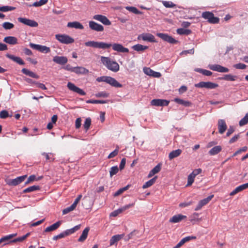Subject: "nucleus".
Masks as SVG:
<instances>
[{
  "label": "nucleus",
  "mask_w": 248,
  "mask_h": 248,
  "mask_svg": "<svg viewBox=\"0 0 248 248\" xmlns=\"http://www.w3.org/2000/svg\"><path fill=\"white\" fill-rule=\"evenodd\" d=\"M222 150V147L220 145L216 146L212 148L209 152L211 155H215L218 154Z\"/></svg>",
  "instance_id": "obj_29"
},
{
  "label": "nucleus",
  "mask_w": 248,
  "mask_h": 248,
  "mask_svg": "<svg viewBox=\"0 0 248 248\" xmlns=\"http://www.w3.org/2000/svg\"><path fill=\"white\" fill-rule=\"evenodd\" d=\"M129 12L133 13L135 14L139 15L141 14V13L139 11L136 7L132 6H127L125 8Z\"/></svg>",
  "instance_id": "obj_42"
},
{
  "label": "nucleus",
  "mask_w": 248,
  "mask_h": 248,
  "mask_svg": "<svg viewBox=\"0 0 248 248\" xmlns=\"http://www.w3.org/2000/svg\"><path fill=\"white\" fill-rule=\"evenodd\" d=\"M162 4L166 8H175L176 6L175 4L170 1H163Z\"/></svg>",
  "instance_id": "obj_41"
},
{
  "label": "nucleus",
  "mask_w": 248,
  "mask_h": 248,
  "mask_svg": "<svg viewBox=\"0 0 248 248\" xmlns=\"http://www.w3.org/2000/svg\"><path fill=\"white\" fill-rule=\"evenodd\" d=\"M199 216V214L197 213H193L190 217V218L189 219L190 221L191 222H193L195 221H198V219L197 218V217Z\"/></svg>",
  "instance_id": "obj_60"
},
{
  "label": "nucleus",
  "mask_w": 248,
  "mask_h": 248,
  "mask_svg": "<svg viewBox=\"0 0 248 248\" xmlns=\"http://www.w3.org/2000/svg\"><path fill=\"white\" fill-rule=\"evenodd\" d=\"M66 236V235L65 234L64 232H61V233L59 234L58 235H55L53 237V240H57L59 239H61L62 238Z\"/></svg>",
  "instance_id": "obj_62"
},
{
  "label": "nucleus",
  "mask_w": 248,
  "mask_h": 248,
  "mask_svg": "<svg viewBox=\"0 0 248 248\" xmlns=\"http://www.w3.org/2000/svg\"><path fill=\"white\" fill-rule=\"evenodd\" d=\"M191 31L189 29L179 28L177 30V33L180 35H188L191 34Z\"/></svg>",
  "instance_id": "obj_35"
},
{
  "label": "nucleus",
  "mask_w": 248,
  "mask_h": 248,
  "mask_svg": "<svg viewBox=\"0 0 248 248\" xmlns=\"http://www.w3.org/2000/svg\"><path fill=\"white\" fill-rule=\"evenodd\" d=\"M2 27L5 30H10L14 27V25L12 23L5 22L2 24Z\"/></svg>",
  "instance_id": "obj_44"
},
{
  "label": "nucleus",
  "mask_w": 248,
  "mask_h": 248,
  "mask_svg": "<svg viewBox=\"0 0 248 248\" xmlns=\"http://www.w3.org/2000/svg\"><path fill=\"white\" fill-rule=\"evenodd\" d=\"M119 152V148H116L114 151L112 152L111 153L109 154V155L108 156V158H111L115 156H116Z\"/></svg>",
  "instance_id": "obj_61"
},
{
  "label": "nucleus",
  "mask_w": 248,
  "mask_h": 248,
  "mask_svg": "<svg viewBox=\"0 0 248 248\" xmlns=\"http://www.w3.org/2000/svg\"><path fill=\"white\" fill-rule=\"evenodd\" d=\"M47 1L48 0H40L39 1L34 2L32 4L29 5L28 6L40 7L46 4Z\"/></svg>",
  "instance_id": "obj_37"
},
{
  "label": "nucleus",
  "mask_w": 248,
  "mask_h": 248,
  "mask_svg": "<svg viewBox=\"0 0 248 248\" xmlns=\"http://www.w3.org/2000/svg\"><path fill=\"white\" fill-rule=\"evenodd\" d=\"M3 41L10 45H16L17 44V38L14 36L5 37L3 39Z\"/></svg>",
  "instance_id": "obj_23"
},
{
  "label": "nucleus",
  "mask_w": 248,
  "mask_h": 248,
  "mask_svg": "<svg viewBox=\"0 0 248 248\" xmlns=\"http://www.w3.org/2000/svg\"><path fill=\"white\" fill-rule=\"evenodd\" d=\"M138 39H142L145 41H148L149 42H156L155 36L149 33H143L138 36Z\"/></svg>",
  "instance_id": "obj_11"
},
{
  "label": "nucleus",
  "mask_w": 248,
  "mask_h": 248,
  "mask_svg": "<svg viewBox=\"0 0 248 248\" xmlns=\"http://www.w3.org/2000/svg\"><path fill=\"white\" fill-rule=\"evenodd\" d=\"M93 18L94 20L100 21L105 25L108 26L111 25V22L105 16L101 15H96L93 16Z\"/></svg>",
  "instance_id": "obj_10"
},
{
  "label": "nucleus",
  "mask_w": 248,
  "mask_h": 248,
  "mask_svg": "<svg viewBox=\"0 0 248 248\" xmlns=\"http://www.w3.org/2000/svg\"><path fill=\"white\" fill-rule=\"evenodd\" d=\"M87 103L92 104H105L107 101L105 100H89L86 101Z\"/></svg>",
  "instance_id": "obj_54"
},
{
  "label": "nucleus",
  "mask_w": 248,
  "mask_h": 248,
  "mask_svg": "<svg viewBox=\"0 0 248 248\" xmlns=\"http://www.w3.org/2000/svg\"><path fill=\"white\" fill-rule=\"evenodd\" d=\"M16 235L17 233H15L2 237L1 239L2 243H3V245L4 246L7 244L13 243L12 240H13V238H15Z\"/></svg>",
  "instance_id": "obj_16"
},
{
  "label": "nucleus",
  "mask_w": 248,
  "mask_h": 248,
  "mask_svg": "<svg viewBox=\"0 0 248 248\" xmlns=\"http://www.w3.org/2000/svg\"><path fill=\"white\" fill-rule=\"evenodd\" d=\"M40 189V186H30L23 190V193H28Z\"/></svg>",
  "instance_id": "obj_39"
},
{
  "label": "nucleus",
  "mask_w": 248,
  "mask_h": 248,
  "mask_svg": "<svg viewBox=\"0 0 248 248\" xmlns=\"http://www.w3.org/2000/svg\"><path fill=\"white\" fill-rule=\"evenodd\" d=\"M30 235V232H28L23 236L18 237L16 238H14L13 240H12V243H16L17 242H22L24 241Z\"/></svg>",
  "instance_id": "obj_34"
},
{
  "label": "nucleus",
  "mask_w": 248,
  "mask_h": 248,
  "mask_svg": "<svg viewBox=\"0 0 248 248\" xmlns=\"http://www.w3.org/2000/svg\"><path fill=\"white\" fill-rule=\"evenodd\" d=\"M243 189H242V187L239 186L237 187H236L233 191H232L230 194V196H234V195L236 194L237 193L243 191Z\"/></svg>",
  "instance_id": "obj_51"
},
{
  "label": "nucleus",
  "mask_w": 248,
  "mask_h": 248,
  "mask_svg": "<svg viewBox=\"0 0 248 248\" xmlns=\"http://www.w3.org/2000/svg\"><path fill=\"white\" fill-rule=\"evenodd\" d=\"M233 67L237 69H246L247 66L246 64L244 63H239L234 64Z\"/></svg>",
  "instance_id": "obj_57"
},
{
  "label": "nucleus",
  "mask_w": 248,
  "mask_h": 248,
  "mask_svg": "<svg viewBox=\"0 0 248 248\" xmlns=\"http://www.w3.org/2000/svg\"><path fill=\"white\" fill-rule=\"evenodd\" d=\"M174 101L176 103L181 104L185 107H190L192 105V103L188 101H186L179 98H175L174 99Z\"/></svg>",
  "instance_id": "obj_24"
},
{
  "label": "nucleus",
  "mask_w": 248,
  "mask_h": 248,
  "mask_svg": "<svg viewBox=\"0 0 248 248\" xmlns=\"http://www.w3.org/2000/svg\"><path fill=\"white\" fill-rule=\"evenodd\" d=\"M22 72L25 75L29 76L30 77L36 79L39 78V76L37 75L26 68H23L22 69Z\"/></svg>",
  "instance_id": "obj_25"
},
{
  "label": "nucleus",
  "mask_w": 248,
  "mask_h": 248,
  "mask_svg": "<svg viewBox=\"0 0 248 248\" xmlns=\"http://www.w3.org/2000/svg\"><path fill=\"white\" fill-rule=\"evenodd\" d=\"M132 48L137 51H143L147 49L148 47L147 46H143L141 44H137L132 46Z\"/></svg>",
  "instance_id": "obj_33"
},
{
  "label": "nucleus",
  "mask_w": 248,
  "mask_h": 248,
  "mask_svg": "<svg viewBox=\"0 0 248 248\" xmlns=\"http://www.w3.org/2000/svg\"><path fill=\"white\" fill-rule=\"evenodd\" d=\"M18 21L20 23L31 27H36L38 25V23L35 21L26 18L19 17L18 18Z\"/></svg>",
  "instance_id": "obj_9"
},
{
  "label": "nucleus",
  "mask_w": 248,
  "mask_h": 248,
  "mask_svg": "<svg viewBox=\"0 0 248 248\" xmlns=\"http://www.w3.org/2000/svg\"><path fill=\"white\" fill-rule=\"evenodd\" d=\"M186 216L182 215L181 214L176 215L175 216H173L170 219L169 221L171 223H177L179 222L183 219L186 218Z\"/></svg>",
  "instance_id": "obj_20"
},
{
  "label": "nucleus",
  "mask_w": 248,
  "mask_h": 248,
  "mask_svg": "<svg viewBox=\"0 0 248 248\" xmlns=\"http://www.w3.org/2000/svg\"><path fill=\"white\" fill-rule=\"evenodd\" d=\"M119 171V169L117 166L112 167L110 168L109 173H110V176L111 177L114 175L117 174Z\"/></svg>",
  "instance_id": "obj_45"
},
{
  "label": "nucleus",
  "mask_w": 248,
  "mask_h": 248,
  "mask_svg": "<svg viewBox=\"0 0 248 248\" xmlns=\"http://www.w3.org/2000/svg\"><path fill=\"white\" fill-rule=\"evenodd\" d=\"M15 9V7L8 6H4L0 7V11L5 12L7 11H12Z\"/></svg>",
  "instance_id": "obj_48"
},
{
  "label": "nucleus",
  "mask_w": 248,
  "mask_h": 248,
  "mask_svg": "<svg viewBox=\"0 0 248 248\" xmlns=\"http://www.w3.org/2000/svg\"><path fill=\"white\" fill-rule=\"evenodd\" d=\"M248 123V112L246 114L245 117L242 118L239 123V125L242 126Z\"/></svg>",
  "instance_id": "obj_43"
},
{
  "label": "nucleus",
  "mask_w": 248,
  "mask_h": 248,
  "mask_svg": "<svg viewBox=\"0 0 248 248\" xmlns=\"http://www.w3.org/2000/svg\"><path fill=\"white\" fill-rule=\"evenodd\" d=\"M217 126L218 132L221 134L224 133L227 128V126L226 124V122L225 120L223 119H220L218 121Z\"/></svg>",
  "instance_id": "obj_17"
},
{
  "label": "nucleus",
  "mask_w": 248,
  "mask_h": 248,
  "mask_svg": "<svg viewBox=\"0 0 248 248\" xmlns=\"http://www.w3.org/2000/svg\"><path fill=\"white\" fill-rule=\"evenodd\" d=\"M143 71L145 74L155 78H159L161 74L159 72L153 71L150 68H144Z\"/></svg>",
  "instance_id": "obj_19"
},
{
  "label": "nucleus",
  "mask_w": 248,
  "mask_h": 248,
  "mask_svg": "<svg viewBox=\"0 0 248 248\" xmlns=\"http://www.w3.org/2000/svg\"><path fill=\"white\" fill-rule=\"evenodd\" d=\"M35 180H36V176L35 175H31L29 177L27 181L25 182V184H28Z\"/></svg>",
  "instance_id": "obj_63"
},
{
  "label": "nucleus",
  "mask_w": 248,
  "mask_h": 248,
  "mask_svg": "<svg viewBox=\"0 0 248 248\" xmlns=\"http://www.w3.org/2000/svg\"><path fill=\"white\" fill-rule=\"evenodd\" d=\"M96 80L98 82H105L109 84L111 86L116 88H121L123 85L118 82L114 78L111 77L102 76L98 77Z\"/></svg>",
  "instance_id": "obj_3"
},
{
  "label": "nucleus",
  "mask_w": 248,
  "mask_h": 248,
  "mask_svg": "<svg viewBox=\"0 0 248 248\" xmlns=\"http://www.w3.org/2000/svg\"><path fill=\"white\" fill-rule=\"evenodd\" d=\"M202 17L211 24H217L219 21V19L217 17H215L212 12L206 11L204 12L202 14Z\"/></svg>",
  "instance_id": "obj_4"
},
{
  "label": "nucleus",
  "mask_w": 248,
  "mask_h": 248,
  "mask_svg": "<svg viewBox=\"0 0 248 248\" xmlns=\"http://www.w3.org/2000/svg\"><path fill=\"white\" fill-rule=\"evenodd\" d=\"M135 205V202L130 203L129 204L126 205L124 206L123 207L119 208L121 211V212H123L124 211H125L126 210L133 207Z\"/></svg>",
  "instance_id": "obj_56"
},
{
  "label": "nucleus",
  "mask_w": 248,
  "mask_h": 248,
  "mask_svg": "<svg viewBox=\"0 0 248 248\" xmlns=\"http://www.w3.org/2000/svg\"><path fill=\"white\" fill-rule=\"evenodd\" d=\"M53 61L57 64L64 65L67 62L68 60L66 57L56 56L53 57Z\"/></svg>",
  "instance_id": "obj_18"
},
{
  "label": "nucleus",
  "mask_w": 248,
  "mask_h": 248,
  "mask_svg": "<svg viewBox=\"0 0 248 248\" xmlns=\"http://www.w3.org/2000/svg\"><path fill=\"white\" fill-rule=\"evenodd\" d=\"M30 46L33 49L37 50L42 53H47L50 52V48L46 46L34 44L31 43Z\"/></svg>",
  "instance_id": "obj_7"
},
{
  "label": "nucleus",
  "mask_w": 248,
  "mask_h": 248,
  "mask_svg": "<svg viewBox=\"0 0 248 248\" xmlns=\"http://www.w3.org/2000/svg\"><path fill=\"white\" fill-rule=\"evenodd\" d=\"M27 177V175H23L21 176L17 177L14 179H10L7 182V184L9 186H16L24 181L25 178Z\"/></svg>",
  "instance_id": "obj_13"
},
{
  "label": "nucleus",
  "mask_w": 248,
  "mask_h": 248,
  "mask_svg": "<svg viewBox=\"0 0 248 248\" xmlns=\"http://www.w3.org/2000/svg\"><path fill=\"white\" fill-rule=\"evenodd\" d=\"M90 228L86 227L83 231L81 236L78 238V241L83 242L87 237Z\"/></svg>",
  "instance_id": "obj_31"
},
{
  "label": "nucleus",
  "mask_w": 248,
  "mask_h": 248,
  "mask_svg": "<svg viewBox=\"0 0 248 248\" xmlns=\"http://www.w3.org/2000/svg\"><path fill=\"white\" fill-rule=\"evenodd\" d=\"M169 101L164 99H153L151 102V104L154 106H167Z\"/></svg>",
  "instance_id": "obj_15"
},
{
  "label": "nucleus",
  "mask_w": 248,
  "mask_h": 248,
  "mask_svg": "<svg viewBox=\"0 0 248 248\" xmlns=\"http://www.w3.org/2000/svg\"><path fill=\"white\" fill-rule=\"evenodd\" d=\"M196 71L202 74L203 75L206 76H210L212 75V72L210 71L205 70V69H202L200 68H198L196 70Z\"/></svg>",
  "instance_id": "obj_40"
},
{
  "label": "nucleus",
  "mask_w": 248,
  "mask_h": 248,
  "mask_svg": "<svg viewBox=\"0 0 248 248\" xmlns=\"http://www.w3.org/2000/svg\"><path fill=\"white\" fill-rule=\"evenodd\" d=\"M129 187H130V185H128L126 186L119 189L116 192H115L114 193L113 196L114 197L118 196L119 195L122 194L125 191L127 190L129 188Z\"/></svg>",
  "instance_id": "obj_38"
},
{
  "label": "nucleus",
  "mask_w": 248,
  "mask_h": 248,
  "mask_svg": "<svg viewBox=\"0 0 248 248\" xmlns=\"http://www.w3.org/2000/svg\"><path fill=\"white\" fill-rule=\"evenodd\" d=\"M8 117H12V115L9 116L8 111L6 110H3L0 112V118L5 119Z\"/></svg>",
  "instance_id": "obj_53"
},
{
  "label": "nucleus",
  "mask_w": 248,
  "mask_h": 248,
  "mask_svg": "<svg viewBox=\"0 0 248 248\" xmlns=\"http://www.w3.org/2000/svg\"><path fill=\"white\" fill-rule=\"evenodd\" d=\"M91 119L90 118H88L86 119L84 124V127L86 130H88L91 125Z\"/></svg>",
  "instance_id": "obj_55"
},
{
  "label": "nucleus",
  "mask_w": 248,
  "mask_h": 248,
  "mask_svg": "<svg viewBox=\"0 0 248 248\" xmlns=\"http://www.w3.org/2000/svg\"><path fill=\"white\" fill-rule=\"evenodd\" d=\"M157 177L156 176H155L154 178H153L152 179L150 180L149 181L146 182L143 185L142 188L143 189H145V188H147L148 187L151 186L152 185H153L155 183V182L157 179Z\"/></svg>",
  "instance_id": "obj_32"
},
{
  "label": "nucleus",
  "mask_w": 248,
  "mask_h": 248,
  "mask_svg": "<svg viewBox=\"0 0 248 248\" xmlns=\"http://www.w3.org/2000/svg\"><path fill=\"white\" fill-rule=\"evenodd\" d=\"M89 71L88 69L83 67H78V74L87 75Z\"/></svg>",
  "instance_id": "obj_49"
},
{
  "label": "nucleus",
  "mask_w": 248,
  "mask_h": 248,
  "mask_svg": "<svg viewBox=\"0 0 248 248\" xmlns=\"http://www.w3.org/2000/svg\"><path fill=\"white\" fill-rule=\"evenodd\" d=\"M182 152V151L181 149H177L172 151L169 155V159L171 160L175 157L179 156L181 154Z\"/></svg>",
  "instance_id": "obj_26"
},
{
  "label": "nucleus",
  "mask_w": 248,
  "mask_h": 248,
  "mask_svg": "<svg viewBox=\"0 0 248 248\" xmlns=\"http://www.w3.org/2000/svg\"><path fill=\"white\" fill-rule=\"evenodd\" d=\"M55 38L61 43L65 44H71L74 41L73 38L66 34H56Z\"/></svg>",
  "instance_id": "obj_5"
},
{
  "label": "nucleus",
  "mask_w": 248,
  "mask_h": 248,
  "mask_svg": "<svg viewBox=\"0 0 248 248\" xmlns=\"http://www.w3.org/2000/svg\"><path fill=\"white\" fill-rule=\"evenodd\" d=\"M195 177L192 175L191 173L188 176L187 178V184L186 186H191L194 181Z\"/></svg>",
  "instance_id": "obj_52"
},
{
  "label": "nucleus",
  "mask_w": 248,
  "mask_h": 248,
  "mask_svg": "<svg viewBox=\"0 0 248 248\" xmlns=\"http://www.w3.org/2000/svg\"><path fill=\"white\" fill-rule=\"evenodd\" d=\"M237 78L236 76L232 75L231 74L225 75L223 77L220 78L221 79H223L227 81H235Z\"/></svg>",
  "instance_id": "obj_36"
},
{
  "label": "nucleus",
  "mask_w": 248,
  "mask_h": 248,
  "mask_svg": "<svg viewBox=\"0 0 248 248\" xmlns=\"http://www.w3.org/2000/svg\"><path fill=\"white\" fill-rule=\"evenodd\" d=\"M218 86L217 84L211 82H203L202 81L198 84H195V87L198 88H204L206 89H215Z\"/></svg>",
  "instance_id": "obj_6"
},
{
  "label": "nucleus",
  "mask_w": 248,
  "mask_h": 248,
  "mask_svg": "<svg viewBox=\"0 0 248 248\" xmlns=\"http://www.w3.org/2000/svg\"><path fill=\"white\" fill-rule=\"evenodd\" d=\"M78 230V226H76L73 228L68 229L64 231L65 234L66 236L69 235L70 234H71L76 232Z\"/></svg>",
  "instance_id": "obj_46"
},
{
  "label": "nucleus",
  "mask_w": 248,
  "mask_h": 248,
  "mask_svg": "<svg viewBox=\"0 0 248 248\" xmlns=\"http://www.w3.org/2000/svg\"><path fill=\"white\" fill-rule=\"evenodd\" d=\"M214 197L213 195H211L206 198H205L203 200H201L200 202L202 203V204L204 206L207 204Z\"/></svg>",
  "instance_id": "obj_47"
},
{
  "label": "nucleus",
  "mask_w": 248,
  "mask_h": 248,
  "mask_svg": "<svg viewBox=\"0 0 248 248\" xmlns=\"http://www.w3.org/2000/svg\"><path fill=\"white\" fill-rule=\"evenodd\" d=\"M124 234H117L113 236L110 240V245H112L124 237Z\"/></svg>",
  "instance_id": "obj_30"
},
{
  "label": "nucleus",
  "mask_w": 248,
  "mask_h": 248,
  "mask_svg": "<svg viewBox=\"0 0 248 248\" xmlns=\"http://www.w3.org/2000/svg\"><path fill=\"white\" fill-rule=\"evenodd\" d=\"M101 61L103 64L109 70L116 72L119 70V64L115 61H112L109 57L102 56Z\"/></svg>",
  "instance_id": "obj_2"
},
{
  "label": "nucleus",
  "mask_w": 248,
  "mask_h": 248,
  "mask_svg": "<svg viewBox=\"0 0 248 248\" xmlns=\"http://www.w3.org/2000/svg\"><path fill=\"white\" fill-rule=\"evenodd\" d=\"M61 224V222L59 221L55 223L54 224H52V225L47 227L45 230V232H51L53 231H54L58 229L59 226H60Z\"/></svg>",
  "instance_id": "obj_28"
},
{
  "label": "nucleus",
  "mask_w": 248,
  "mask_h": 248,
  "mask_svg": "<svg viewBox=\"0 0 248 248\" xmlns=\"http://www.w3.org/2000/svg\"><path fill=\"white\" fill-rule=\"evenodd\" d=\"M85 46H87L93 47L96 48L108 49L112 46L114 51L122 53H128L129 49L124 47L122 45L118 43H114L113 44H108L103 42H96L90 41L85 43Z\"/></svg>",
  "instance_id": "obj_1"
},
{
  "label": "nucleus",
  "mask_w": 248,
  "mask_h": 248,
  "mask_svg": "<svg viewBox=\"0 0 248 248\" xmlns=\"http://www.w3.org/2000/svg\"><path fill=\"white\" fill-rule=\"evenodd\" d=\"M240 138V134L235 135L229 140V143L232 144Z\"/></svg>",
  "instance_id": "obj_64"
},
{
  "label": "nucleus",
  "mask_w": 248,
  "mask_h": 248,
  "mask_svg": "<svg viewBox=\"0 0 248 248\" xmlns=\"http://www.w3.org/2000/svg\"><path fill=\"white\" fill-rule=\"evenodd\" d=\"M67 87L70 90L78 93V87L75 86L73 83L69 82L67 84Z\"/></svg>",
  "instance_id": "obj_59"
},
{
  "label": "nucleus",
  "mask_w": 248,
  "mask_h": 248,
  "mask_svg": "<svg viewBox=\"0 0 248 248\" xmlns=\"http://www.w3.org/2000/svg\"><path fill=\"white\" fill-rule=\"evenodd\" d=\"M209 68L214 71H217L220 73L228 72L229 70L228 68L223 67L219 64H211L208 66Z\"/></svg>",
  "instance_id": "obj_12"
},
{
  "label": "nucleus",
  "mask_w": 248,
  "mask_h": 248,
  "mask_svg": "<svg viewBox=\"0 0 248 248\" xmlns=\"http://www.w3.org/2000/svg\"><path fill=\"white\" fill-rule=\"evenodd\" d=\"M161 170V165L160 164L157 165L149 173L148 175V178L152 177L153 175L157 173Z\"/></svg>",
  "instance_id": "obj_27"
},
{
  "label": "nucleus",
  "mask_w": 248,
  "mask_h": 248,
  "mask_svg": "<svg viewBox=\"0 0 248 248\" xmlns=\"http://www.w3.org/2000/svg\"><path fill=\"white\" fill-rule=\"evenodd\" d=\"M243 189H242V187L239 186L237 187H236L233 191H232L230 194V196H234V195L236 194L237 193L243 191Z\"/></svg>",
  "instance_id": "obj_50"
},
{
  "label": "nucleus",
  "mask_w": 248,
  "mask_h": 248,
  "mask_svg": "<svg viewBox=\"0 0 248 248\" xmlns=\"http://www.w3.org/2000/svg\"><path fill=\"white\" fill-rule=\"evenodd\" d=\"M78 204V198L75 200L74 203L69 207H68L62 210V214L65 215L74 210Z\"/></svg>",
  "instance_id": "obj_21"
},
{
  "label": "nucleus",
  "mask_w": 248,
  "mask_h": 248,
  "mask_svg": "<svg viewBox=\"0 0 248 248\" xmlns=\"http://www.w3.org/2000/svg\"><path fill=\"white\" fill-rule=\"evenodd\" d=\"M194 53V49L192 48L187 50H184L180 53L181 55H186L188 54H193Z\"/></svg>",
  "instance_id": "obj_58"
},
{
  "label": "nucleus",
  "mask_w": 248,
  "mask_h": 248,
  "mask_svg": "<svg viewBox=\"0 0 248 248\" xmlns=\"http://www.w3.org/2000/svg\"><path fill=\"white\" fill-rule=\"evenodd\" d=\"M6 57L10 59L13 60L14 62H16L17 63L20 64V65H24L25 62H24L19 57L15 56L14 55L7 54L6 55Z\"/></svg>",
  "instance_id": "obj_22"
},
{
  "label": "nucleus",
  "mask_w": 248,
  "mask_h": 248,
  "mask_svg": "<svg viewBox=\"0 0 248 248\" xmlns=\"http://www.w3.org/2000/svg\"><path fill=\"white\" fill-rule=\"evenodd\" d=\"M157 36L159 38H161L163 40L166 41L168 43L172 44H175L178 43V41L175 40L174 38H172L171 36L169 35L166 33H157Z\"/></svg>",
  "instance_id": "obj_8"
},
{
  "label": "nucleus",
  "mask_w": 248,
  "mask_h": 248,
  "mask_svg": "<svg viewBox=\"0 0 248 248\" xmlns=\"http://www.w3.org/2000/svg\"><path fill=\"white\" fill-rule=\"evenodd\" d=\"M89 26L91 30L97 32L103 31L104 30L102 25L93 21H89Z\"/></svg>",
  "instance_id": "obj_14"
}]
</instances>
